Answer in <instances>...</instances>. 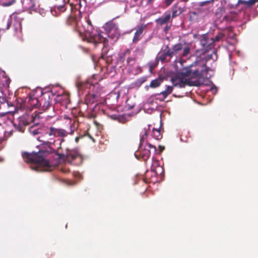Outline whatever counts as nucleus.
<instances>
[{"instance_id": "nucleus-1", "label": "nucleus", "mask_w": 258, "mask_h": 258, "mask_svg": "<svg viewBox=\"0 0 258 258\" xmlns=\"http://www.w3.org/2000/svg\"><path fill=\"white\" fill-rule=\"evenodd\" d=\"M76 127L73 124L70 126V132L64 129L55 128L53 126L36 128L31 126L29 128L30 133L33 136L40 135L37 139L41 144L38 152L22 153V157L26 162L31 164V168L38 171H50L52 166L45 157L61 148V144L64 141L63 138L69 134L72 135Z\"/></svg>"}, {"instance_id": "nucleus-2", "label": "nucleus", "mask_w": 258, "mask_h": 258, "mask_svg": "<svg viewBox=\"0 0 258 258\" xmlns=\"http://www.w3.org/2000/svg\"><path fill=\"white\" fill-rule=\"evenodd\" d=\"M190 50L189 44L178 43L170 48L167 46L163 52L158 54L157 58L158 60L165 61L175 57L173 67L177 73L183 76L189 78H208L207 72L210 69L206 66L207 60L190 55Z\"/></svg>"}, {"instance_id": "nucleus-3", "label": "nucleus", "mask_w": 258, "mask_h": 258, "mask_svg": "<svg viewBox=\"0 0 258 258\" xmlns=\"http://www.w3.org/2000/svg\"><path fill=\"white\" fill-rule=\"evenodd\" d=\"M105 32L88 31L85 37L89 42L94 43H103L106 46L108 42L111 44L116 42L120 35V31L117 24L112 22L107 23L104 27Z\"/></svg>"}, {"instance_id": "nucleus-4", "label": "nucleus", "mask_w": 258, "mask_h": 258, "mask_svg": "<svg viewBox=\"0 0 258 258\" xmlns=\"http://www.w3.org/2000/svg\"><path fill=\"white\" fill-rule=\"evenodd\" d=\"M150 126L148 125L147 128H144L143 134L141 137L139 149L135 153L136 157L138 159L142 158L143 160L146 161L150 157L151 153L156 152V147L146 141L148 135V131L150 130Z\"/></svg>"}, {"instance_id": "nucleus-5", "label": "nucleus", "mask_w": 258, "mask_h": 258, "mask_svg": "<svg viewBox=\"0 0 258 258\" xmlns=\"http://www.w3.org/2000/svg\"><path fill=\"white\" fill-rule=\"evenodd\" d=\"M60 159L64 160L70 163H72L74 161H76L74 164H78L82 162V158L76 150H71L68 148L66 149L65 152L58 154Z\"/></svg>"}, {"instance_id": "nucleus-6", "label": "nucleus", "mask_w": 258, "mask_h": 258, "mask_svg": "<svg viewBox=\"0 0 258 258\" xmlns=\"http://www.w3.org/2000/svg\"><path fill=\"white\" fill-rule=\"evenodd\" d=\"M210 1H205L200 2L198 5L199 8H198L194 12H191L192 16H204L208 13L209 10L207 8H203L206 4H209Z\"/></svg>"}, {"instance_id": "nucleus-7", "label": "nucleus", "mask_w": 258, "mask_h": 258, "mask_svg": "<svg viewBox=\"0 0 258 258\" xmlns=\"http://www.w3.org/2000/svg\"><path fill=\"white\" fill-rule=\"evenodd\" d=\"M171 81L174 86L180 88H184L187 85L186 80L180 77H173Z\"/></svg>"}, {"instance_id": "nucleus-8", "label": "nucleus", "mask_w": 258, "mask_h": 258, "mask_svg": "<svg viewBox=\"0 0 258 258\" xmlns=\"http://www.w3.org/2000/svg\"><path fill=\"white\" fill-rule=\"evenodd\" d=\"M173 86L166 85L165 87V90L164 91L161 92L159 94L155 95V96H161V98H159V99L161 101H163L169 94H170L172 93L173 91Z\"/></svg>"}, {"instance_id": "nucleus-9", "label": "nucleus", "mask_w": 258, "mask_h": 258, "mask_svg": "<svg viewBox=\"0 0 258 258\" xmlns=\"http://www.w3.org/2000/svg\"><path fill=\"white\" fill-rule=\"evenodd\" d=\"M147 25L142 24L137 29L135 32V36L133 38V41L134 43L138 42L142 38V35L143 30L146 27Z\"/></svg>"}, {"instance_id": "nucleus-10", "label": "nucleus", "mask_w": 258, "mask_h": 258, "mask_svg": "<svg viewBox=\"0 0 258 258\" xmlns=\"http://www.w3.org/2000/svg\"><path fill=\"white\" fill-rule=\"evenodd\" d=\"M28 104L33 108H37L40 106V102L37 98L29 96L27 98Z\"/></svg>"}, {"instance_id": "nucleus-11", "label": "nucleus", "mask_w": 258, "mask_h": 258, "mask_svg": "<svg viewBox=\"0 0 258 258\" xmlns=\"http://www.w3.org/2000/svg\"><path fill=\"white\" fill-rule=\"evenodd\" d=\"M171 18V15L170 13L165 14L161 17L156 20V22L157 24L160 25H163L167 23Z\"/></svg>"}, {"instance_id": "nucleus-12", "label": "nucleus", "mask_w": 258, "mask_h": 258, "mask_svg": "<svg viewBox=\"0 0 258 258\" xmlns=\"http://www.w3.org/2000/svg\"><path fill=\"white\" fill-rule=\"evenodd\" d=\"M211 42L209 44H208V40L205 39V38L202 39L201 40V44L203 46V49L206 51H208L209 49H211L213 47V40H211Z\"/></svg>"}, {"instance_id": "nucleus-13", "label": "nucleus", "mask_w": 258, "mask_h": 258, "mask_svg": "<svg viewBox=\"0 0 258 258\" xmlns=\"http://www.w3.org/2000/svg\"><path fill=\"white\" fill-rule=\"evenodd\" d=\"M56 2L55 7L57 9L61 12L64 11L65 5L69 2V0H56Z\"/></svg>"}, {"instance_id": "nucleus-14", "label": "nucleus", "mask_w": 258, "mask_h": 258, "mask_svg": "<svg viewBox=\"0 0 258 258\" xmlns=\"http://www.w3.org/2000/svg\"><path fill=\"white\" fill-rule=\"evenodd\" d=\"M182 12V9L178 7L177 5H175L172 9V15L173 18H174L179 15Z\"/></svg>"}, {"instance_id": "nucleus-15", "label": "nucleus", "mask_w": 258, "mask_h": 258, "mask_svg": "<svg viewBox=\"0 0 258 258\" xmlns=\"http://www.w3.org/2000/svg\"><path fill=\"white\" fill-rule=\"evenodd\" d=\"M163 82V79L159 78L151 81L149 87L153 88L159 87Z\"/></svg>"}, {"instance_id": "nucleus-16", "label": "nucleus", "mask_w": 258, "mask_h": 258, "mask_svg": "<svg viewBox=\"0 0 258 258\" xmlns=\"http://www.w3.org/2000/svg\"><path fill=\"white\" fill-rule=\"evenodd\" d=\"M75 12H77V10H76ZM78 13H79V18H80L81 17V11L80 10L79 11V12H78ZM78 19V18L76 16V14L74 15L73 14H72L68 18V23H69L70 24H72V23L71 21L75 22L76 21H77Z\"/></svg>"}, {"instance_id": "nucleus-17", "label": "nucleus", "mask_w": 258, "mask_h": 258, "mask_svg": "<svg viewBox=\"0 0 258 258\" xmlns=\"http://www.w3.org/2000/svg\"><path fill=\"white\" fill-rule=\"evenodd\" d=\"M151 170L154 171L157 175L161 174L163 172V169L161 166H157L154 167L153 165Z\"/></svg>"}, {"instance_id": "nucleus-18", "label": "nucleus", "mask_w": 258, "mask_h": 258, "mask_svg": "<svg viewBox=\"0 0 258 258\" xmlns=\"http://www.w3.org/2000/svg\"><path fill=\"white\" fill-rule=\"evenodd\" d=\"M41 104H43L42 108L44 111L46 110L50 106V103H49V101L46 100L45 99L41 100V102H40V105Z\"/></svg>"}, {"instance_id": "nucleus-19", "label": "nucleus", "mask_w": 258, "mask_h": 258, "mask_svg": "<svg viewBox=\"0 0 258 258\" xmlns=\"http://www.w3.org/2000/svg\"><path fill=\"white\" fill-rule=\"evenodd\" d=\"M147 79V77H142L136 81L135 85L137 87H140L142 84L146 81Z\"/></svg>"}, {"instance_id": "nucleus-20", "label": "nucleus", "mask_w": 258, "mask_h": 258, "mask_svg": "<svg viewBox=\"0 0 258 258\" xmlns=\"http://www.w3.org/2000/svg\"><path fill=\"white\" fill-rule=\"evenodd\" d=\"M256 0H238V4H244L247 6H252L255 2Z\"/></svg>"}, {"instance_id": "nucleus-21", "label": "nucleus", "mask_w": 258, "mask_h": 258, "mask_svg": "<svg viewBox=\"0 0 258 258\" xmlns=\"http://www.w3.org/2000/svg\"><path fill=\"white\" fill-rule=\"evenodd\" d=\"M153 138L156 140H159L161 138V135L159 130L153 128Z\"/></svg>"}, {"instance_id": "nucleus-22", "label": "nucleus", "mask_w": 258, "mask_h": 258, "mask_svg": "<svg viewBox=\"0 0 258 258\" xmlns=\"http://www.w3.org/2000/svg\"><path fill=\"white\" fill-rule=\"evenodd\" d=\"M217 58V56L215 51H213L212 53L210 55H208L207 57V60L210 59H212L213 61H215Z\"/></svg>"}, {"instance_id": "nucleus-23", "label": "nucleus", "mask_w": 258, "mask_h": 258, "mask_svg": "<svg viewBox=\"0 0 258 258\" xmlns=\"http://www.w3.org/2000/svg\"><path fill=\"white\" fill-rule=\"evenodd\" d=\"M14 29L16 32H21V24L20 22H16L14 24Z\"/></svg>"}, {"instance_id": "nucleus-24", "label": "nucleus", "mask_w": 258, "mask_h": 258, "mask_svg": "<svg viewBox=\"0 0 258 258\" xmlns=\"http://www.w3.org/2000/svg\"><path fill=\"white\" fill-rule=\"evenodd\" d=\"M15 2V0H11L9 2H5L2 3V5L3 7H9L13 5Z\"/></svg>"}, {"instance_id": "nucleus-25", "label": "nucleus", "mask_w": 258, "mask_h": 258, "mask_svg": "<svg viewBox=\"0 0 258 258\" xmlns=\"http://www.w3.org/2000/svg\"><path fill=\"white\" fill-rule=\"evenodd\" d=\"M28 124V122H26V121H23V122H20V123H19V128H18V130L20 132H22L23 131V128H22V126H25L26 125Z\"/></svg>"}, {"instance_id": "nucleus-26", "label": "nucleus", "mask_w": 258, "mask_h": 258, "mask_svg": "<svg viewBox=\"0 0 258 258\" xmlns=\"http://www.w3.org/2000/svg\"><path fill=\"white\" fill-rule=\"evenodd\" d=\"M223 37V35L222 34H220L218 35H217L215 38V39L214 40H213V42L214 41H219L221 39H222V38Z\"/></svg>"}, {"instance_id": "nucleus-27", "label": "nucleus", "mask_w": 258, "mask_h": 258, "mask_svg": "<svg viewBox=\"0 0 258 258\" xmlns=\"http://www.w3.org/2000/svg\"><path fill=\"white\" fill-rule=\"evenodd\" d=\"M174 0H165L166 4L169 6L170 5Z\"/></svg>"}, {"instance_id": "nucleus-28", "label": "nucleus", "mask_w": 258, "mask_h": 258, "mask_svg": "<svg viewBox=\"0 0 258 258\" xmlns=\"http://www.w3.org/2000/svg\"><path fill=\"white\" fill-rule=\"evenodd\" d=\"M11 25V22L10 21V20L9 19L7 22V29H8L10 28V26Z\"/></svg>"}, {"instance_id": "nucleus-29", "label": "nucleus", "mask_w": 258, "mask_h": 258, "mask_svg": "<svg viewBox=\"0 0 258 258\" xmlns=\"http://www.w3.org/2000/svg\"><path fill=\"white\" fill-rule=\"evenodd\" d=\"M159 148L160 150V152L163 151V150L164 149V147L161 146H159Z\"/></svg>"}, {"instance_id": "nucleus-30", "label": "nucleus", "mask_w": 258, "mask_h": 258, "mask_svg": "<svg viewBox=\"0 0 258 258\" xmlns=\"http://www.w3.org/2000/svg\"><path fill=\"white\" fill-rule=\"evenodd\" d=\"M224 19H225L226 21H229V19H228L227 16H225L224 18Z\"/></svg>"}, {"instance_id": "nucleus-31", "label": "nucleus", "mask_w": 258, "mask_h": 258, "mask_svg": "<svg viewBox=\"0 0 258 258\" xmlns=\"http://www.w3.org/2000/svg\"><path fill=\"white\" fill-rule=\"evenodd\" d=\"M87 22L88 25L91 26V21L88 20H87Z\"/></svg>"}, {"instance_id": "nucleus-32", "label": "nucleus", "mask_w": 258, "mask_h": 258, "mask_svg": "<svg viewBox=\"0 0 258 258\" xmlns=\"http://www.w3.org/2000/svg\"><path fill=\"white\" fill-rule=\"evenodd\" d=\"M211 89H212V91H213V92L214 91H215V92L216 91V88H212Z\"/></svg>"}, {"instance_id": "nucleus-33", "label": "nucleus", "mask_w": 258, "mask_h": 258, "mask_svg": "<svg viewBox=\"0 0 258 258\" xmlns=\"http://www.w3.org/2000/svg\"><path fill=\"white\" fill-rule=\"evenodd\" d=\"M132 60V58H128L127 59V62H128V63H129L130 61V60Z\"/></svg>"}, {"instance_id": "nucleus-34", "label": "nucleus", "mask_w": 258, "mask_h": 258, "mask_svg": "<svg viewBox=\"0 0 258 258\" xmlns=\"http://www.w3.org/2000/svg\"><path fill=\"white\" fill-rule=\"evenodd\" d=\"M4 161V159L2 157H0V162H3Z\"/></svg>"}, {"instance_id": "nucleus-35", "label": "nucleus", "mask_w": 258, "mask_h": 258, "mask_svg": "<svg viewBox=\"0 0 258 258\" xmlns=\"http://www.w3.org/2000/svg\"><path fill=\"white\" fill-rule=\"evenodd\" d=\"M61 170H62V171H68L69 170H68V169H65V168H62V169H61Z\"/></svg>"}, {"instance_id": "nucleus-36", "label": "nucleus", "mask_w": 258, "mask_h": 258, "mask_svg": "<svg viewBox=\"0 0 258 258\" xmlns=\"http://www.w3.org/2000/svg\"><path fill=\"white\" fill-rule=\"evenodd\" d=\"M78 140H79V138L77 137V138H76V142H78Z\"/></svg>"}, {"instance_id": "nucleus-37", "label": "nucleus", "mask_w": 258, "mask_h": 258, "mask_svg": "<svg viewBox=\"0 0 258 258\" xmlns=\"http://www.w3.org/2000/svg\"><path fill=\"white\" fill-rule=\"evenodd\" d=\"M80 7H81V6H82V5H81V3H80Z\"/></svg>"}]
</instances>
